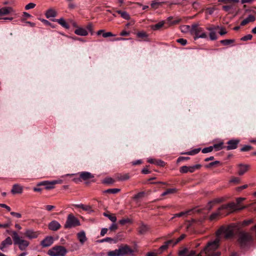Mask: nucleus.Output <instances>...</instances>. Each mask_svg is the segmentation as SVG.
<instances>
[{
	"instance_id": "nucleus-4",
	"label": "nucleus",
	"mask_w": 256,
	"mask_h": 256,
	"mask_svg": "<svg viewBox=\"0 0 256 256\" xmlns=\"http://www.w3.org/2000/svg\"><path fill=\"white\" fill-rule=\"evenodd\" d=\"M253 242V238L250 234L246 232H241L239 234L238 242L242 247L244 248Z\"/></svg>"
},
{
	"instance_id": "nucleus-53",
	"label": "nucleus",
	"mask_w": 256,
	"mask_h": 256,
	"mask_svg": "<svg viewBox=\"0 0 256 256\" xmlns=\"http://www.w3.org/2000/svg\"><path fill=\"white\" fill-rule=\"evenodd\" d=\"M176 42L180 44L182 46H185L187 44V40L184 38H178L176 40Z\"/></svg>"
},
{
	"instance_id": "nucleus-58",
	"label": "nucleus",
	"mask_w": 256,
	"mask_h": 256,
	"mask_svg": "<svg viewBox=\"0 0 256 256\" xmlns=\"http://www.w3.org/2000/svg\"><path fill=\"white\" fill-rule=\"evenodd\" d=\"M240 180L238 177H234L230 180V183H234V184H238L240 182Z\"/></svg>"
},
{
	"instance_id": "nucleus-12",
	"label": "nucleus",
	"mask_w": 256,
	"mask_h": 256,
	"mask_svg": "<svg viewBox=\"0 0 256 256\" xmlns=\"http://www.w3.org/2000/svg\"><path fill=\"white\" fill-rule=\"evenodd\" d=\"M12 244V238L10 236H8L2 242L0 245V250L3 252H6L7 248L8 246H11Z\"/></svg>"
},
{
	"instance_id": "nucleus-34",
	"label": "nucleus",
	"mask_w": 256,
	"mask_h": 256,
	"mask_svg": "<svg viewBox=\"0 0 256 256\" xmlns=\"http://www.w3.org/2000/svg\"><path fill=\"white\" fill-rule=\"evenodd\" d=\"M180 30L182 32H190L191 34V26L188 25H184L180 27Z\"/></svg>"
},
{
	"instance_id": "nucleus-19",
	"label": "nucleus",
	"mask_w": 256,
	"mask_h": 256,
	"mask_svg": "<svg viewBox=\"0 0 256 256\" xmlns=\"http://www.w3.org/2000/svg\"><path fill=\"white\" fill-rule=\"evenodd\" d=\"M255 20H256L255 16L253 15L250 14L248 16V18H246L244 20L241 22L240 25L242 26H244V25L246 24H248V22H254Z\"/></svg>"
},
{
	"instance_id": "nucleus-39",
	"label": "nucleus",
	"mask_w": 256,
	"mask_h": 256,
	"mask_svg": "<svg viewBox=\"0 0 256 256\" xmlns=\"http://www.w3.org/2000/svg\"><path fill=\"white\" fill-rule=\"evenodd\" d=\"M191 211H192V210H187L186 212H180L178 214H176L174 215V216L172 218V219L176 217H181L185 214H188Z\"/></svg>"
},
{
	"instance_id": "nucleus-43",
	"label": "nucleus",
	"mask_w": 256,
	"mask_h": 256,
	"mask_svg": "<svg viewBox=\"0 0 256 256\" xmlns=\"http://www.w3.org/2000/svg\"><path fill=\"white\" fill-rule=\"evenodd\" d=\"M180 172L182 174H186L188 172V166H182L180 168Z\"/></svg>"
},
{
	"instance_id": "nucleus-45",
	"label": "nucleus",
	"mask_w": 256,
	"mask_h": 256,
	"mask_svg": "<svg viewBox=\"0 0 256 256\" xmlns=\"http://www.w3.org/2000/svg\"><path fill=\"white\" fill-rule=\"evenodd\" d=\"M252 148V146L249 145H245L240 148L241 152H248Z\"/></svg>"
},
{
	"instance_id": "nucleus-5",
	"label": "nucleus",
	"mask_w": 256,
	"mask_h": 256,
	"mask_svg": "<svg viewBox=\"0 0 256 256\" xmlns=\"http://www.w3.org/2000/svg\"><path fill=\"white\" fill-rule=\"evenodd\" d=\"M12 238L14 244H18L20 250H24L29 245V242L26 240L20 238L18 233L16 231H13Z\"/></svg>"
},
{
	"instance_id": "nucleus-42",
	"label": "nucleus",
	"mask_w": 256,
	"mask_h": 256,
	"mask_svg": "<svg viewBox=\"0 0 256 256\" xmlns=\"http://www.w3.org/2000/svg\"><path fill=\"white\" fill-rule=\"evenodd\" d=\"M40 20L46 26H50L52 28H54L56 26L52 24H51L50 22L48 20H44V19H40Z\"/></svg>"
},
{
	"instance_id": "nucleus-22",
	"label": "nucleus",
	"mask_w": 256,
	"mask_h": 256,
	"mask_svg": "<svg viewBox=\"0 0 256 256\" xmlns=\"http://www.w3.org/2000/svg\"><path fill=\"white\" fill-rule=\"evenodd\" d=\"M12 11L11 7H4L0 9V16L6 15Z\"/></svg>"
},
{
	"instance_id": "nucleus-55",
	"label": "nucleus",
	"mask_w": 256,
	"mask_h": 256,
	"mask_svg": "<svg viewBox=\"0 0 256 256\" xmlns=\"http://www.w3.org/2000/svg\"><path fill=\"white\" fill-rule=\"evenodd\" d=\"M186 234H182L178 238L176 239V240L174 242V245H176V244H177L178 243L180 242L185 237H186Z\"/></svg>"
},
{
	"instance_id": "nucleus-27",
	"label": "nucleus",
	"mask_w": 256,
	"mask_h": 256,
	"mask_svg": "<svg viewBox=\"0 0 256 256\" xmlns=\"http://www.w3.org/2000/svg\"><path fill=\"white\" fill-rule=\"evenodd\" d=\"M74 206L76 208H81L86 211L90 212L92 211V207L90 205H84L82 204H76Z\"/></svg>"
},
{
	"instance_id": "nucleus-47",
	"label": "nucleus",
	"mask_w": 256,
	"mask_h": 256,
	"mask_svg": "<svg viewBox=\"0 0 256 256\" xmlns=\"http://www.w3.org/2000/svg\"><path fill=\"white\" fill-rule=\"evenodd\" d=\"M210 40H216L218 38L216 34V32H210Z\"/></svg>"
},
{
	"instance_id": "nucleus-60",
	"label": "nucleus",
	"mask_w": 256,
	"mask_h": 256,
	"mask_svg": "<svg viewBox=\"0 0 256 256\" xmlns=\"http://www.w3.org/2000/svg\"><path fill=\"white\" fill-rule=\"evenodd\" d=\"M118 228V226L115 222H113L112 224L109 228V229L111 230H115Z\"/></svg>"
},
{
	"instance_id": "nucleus-21",
	"label": "nucleus",
	"mask_w": 256,
	"mask_h": 256,
	"mask_svg": "<svg viewBox=\"0 0 256 256\" xmlns=\"http://www.w3.org/2000/svg\"><path fill=\"white\" fill-rule=\"evenodd\" d=\"M78 238L80 241V242L83 244L87 240L86 234L84 231L80 232L78 234Z\"/></svg>"
},
{
	"instance_id": "nucleus-14",
	"label": "nucleus",
	"mask_w": 256,
	"mask_h": 256,
	"mask_svg": "<svg viewBox=\"0 0 256 256\" xmlns=\"http://www.w3.org/2000/svg\"><path fill=\"white\" fill-rule=\"evenodd\" d=\"M240 142L238 140H231L228 142L227 144L228 146L226 147L227 150H231L236 149L238 144Z\"/></svg>"
},
{
	"instance_id": "nucleus-31",
	"label": "nucleus",
	"mask_w": 256,
	"mask_h": 256,
	"mask_svg": "<svg viewBox=\"0 0 256 256\" xmlns=\"http://www.w3.org/2000/svg\"><path fill=\"white\" fill-rule=\"evenodd\" d=\"M164 24V21H162L156 24L152 25L151 26V28L154 30H158L160 28H161L162 26H163Z\"/></svg>"
},
{
	"instance_id": "nucleus-9",
	"label": "nucleus",
	"mask_w": 256,
	"mask_h": 256,
	"mask_svg": "<svg viewBox=\"0 0 256 256\" xmlns=\"http://www.w3.org/2000/svg\"><path fill=\"white\" fill-rule=\"evenodd\" d=\"M118 250L120 256L125 255H128L130 256H134V250L127 244L120 246Z\"/></svg>"
},
{
	"instance_id": "nucleus-30",
	"label": "nucleus",
	"mask_w": 256,
	"mask_h": 256,
	"mask_svg": "<svg viewBox=\"0 0 256 256\" xmlns=\"http://www.w3.org/2000/svg\"><path fill=\"white\" fill-rule=\"evenodd\" d=\"M116 12L120 14L121 17L125 20H128L130 18L129 14L126 12L118 10H116Z\"/></svg>"
},
{
	"instance_id": "nucleus-62",
	"label": "nucleus",
	"mask_w": 256,
	"mask_h": 256,
	"mask_svg": "<svg viewBox=\"0 0 256 256\" xmlns=\"http://www.w3.org/2000/svg\"><path fill=\"white\" fill-rule=\"evenodd\" d=\"M114 35L111 32H104L102 34V36L104 38H108L110 36H112Z\"/></svg>"
},
{
	"instance_id": "nucleus-18",
	"label": "nucleus",
	"mask_w": 256,
	"mask_h": 256,
	"mask_svg": "<svg viewBox=\"0 0 256 256\" xmlns=\"http://www.w3.org/2000/svg\"><path fill=\"white\" fill-rule=\"evenodd\" d=\"M74 32L75 34L80 36H86L88 34V31L82 28H78L74 30Z\"/></svg>"
},
{
	"instance_id": "nucleus-57",
	"label": "nucleus",
	"mask_w": 256,
	"mask_h": 256,
	"mask_svg": "<svg viewBox=\"0 0 256 256\" xmlns=\"http://www.w3.org/2000/svg\"><path fill=\"white\" fill-rule=\"evenodd\" d=\"M130 220L129 218L122 219L119 221V222L122 225H124L126 223L130 222Z\"/></svg>"
},
{
	"instance_id": "nucleus-23",
	"label": "nucleus",
	"mask_w": 256,
	"mask_h": 256,
	"mask_svg": "<svg viewBox=\"0 0 256 256\" xmlns=\"http://www.w3.org/2000/svg\"><path fill=\"white\" fill-rule=\"evenodd\" d=\"M54 22H58L60 25L65 28L68 29L70 28L69 25L66 22L63 18L60 19H54L52 20Z\"/></svg>"
},
{
	"instance_id": "nucleus-32",
	"label": "nucleus",
	"mask_w": 256,
	"mask_h": 256,
	"mask_svg": "<svg viewBox=\"0 0 256 256\" xmlns=\"http://www.w3.org/2000/svg\"><path fill=\"white\" fill-rule=\"evenodd\" d=\"M220 210H218V211L212 213L210 217V219L211 220H214L218 218L220 215Z\"/></svg>"
},
{
	"instance_id": "nucleus-2",
	"label": "nucleus",
	"mask_w": 256,
	"mask_h": 256,
	"mask_svg": "<svg viewBox=\"0 0 256 256\" xmlns=\"http://www.w3.org/2000/svg\"><path fill=\"white\" fill-rule=\"evenodd\" d=\"M68 250L63 246L56 245L49 249L48 254L50 256H66Z\"/></svg>"
},
{
	"instance_id": "nucleus-44",
	"label": "nucleus",
	"mask_w": 256,
	"mask_h": 256,
	"mask_svg": "<svg viewBox=\"0 0 256 256\" xmlns=\"http://www.w3.org/2000/svg\"><path fill=\"white\" fill-rule=\"evenodd\" d=\"M222 145H223V142H220L218 144H214L212 147H214V148H216L217 150H222L223 148Z\"/></svg>"
},
{
	"instance_id": "nucleus-49",
	"label": "nucleus",
	"mask_w": 256,
	"mask_h": 256,
	"mask_svg": "<svg viewBox=\"0 0 256 256\" xmlns=\"http://www.w3.org/2000/svg\"><path fill=\"white\" fill-rule=\"evenodd\" d=\"M252 38V36L251 34H248L242 38L240 40L242 41H246L248 40H250Z\"/></svg>"
},
{
	"instance_id": "nucleus-6",
	"label": "nucleus",
	"mask_w": 256,
	"mask_h": 256,
	"mask_svg": "<svg viewBox=\"0 0 256 256\" xmlns=\"http://www.w3.org/2000/svg\"><path fill=\"white\" fill-rule=\"evenodd\" d=\"M80 225V222L72 214L68 215L66 222L64 226L65 228H70Z\"/></svg>"
},
{
	"instance_id": "nucleus-59",
	"label": "nucleus",
	"mask_w": 256,
	"mask_h": 256,
	"mask_svg": "<svg viewBox=\"0 0 256 256\" xmlns=\"http://www.w3.org/2000/svg\"><path fill=\"white\" fill-rule=\"evenodd\" d=\"M232 8V5H226L222 6V9L226 12H228Z\"/></svg>"
},
{
	"instance_id": "nucleus-46",
	"label": "nucleus",
	"mask_w": 256,
	"mask_h": 256,
	"mask_svg": "<svg viewBox=\"0 0 256 256\" xmlns=\"http://www.w3.org/2000/svg\"><path fill=\"white\" fill-rule=\"evenodd\" d=\"M188 249L184 248V249L180 251L179 255L180 256H186L188 254Z\"/></svg>"
},
{
	"instance_id": "nucleus-20",
	"label": "nucleus",
	"mask_w": 256,
	"mask_h": 256,
	"mask_svg": "<svg viewBox=\"0 0 256 256\" xmlns=\"http://www.w3.org/2000/svg\"><path fill=\"white\" fill-rule=\"evenodd\" d=\"M248 166L247 165L240 164L238 170V174H244L248 171Z\"/></svg>"
},
{
	"instance_id": "nucleus-33",
	"label": "nucleus",
	"mask_w": 256,
	"mask_h": 256,
	"mask_svg": "<svg viewBox=\"0 0 256 256\" xmlns=\"http://www.w3.org/2000/svg\"><path fill=\"white\" fill-rule=\"evenodd\" d=\"M107 254L108 256H120L118 248L108 252Z\"/></svg>"
},
{
	"instance_id": "nucleus-61",
	"label": "nucleus",
	"mask_w": 256,
	"mask_h": 256,
	"mask_svg": "<svg viewBox=\"0 0 256 256\" xmlns=\"http://www.w3.org/2000/svg\"><path fill=\"white\" fill-rule=\"evenodd\" d=\"M78 176H92L90 172H83L78 173Z\"/></svg>"
},
{
	"instance_id": "nucleus-15",
	"label": "nucleus",
	"mask_w": 256,
	"mask_h": 256,
	"mask_svg": "<svg viewBox=\"0 0 256 256\" xmlns=\"http://www.w3.org/2000/svg\"><path fill=\"white\" fill-rule=\"evenodd\" d=\"M48 227L51 230L56 231L60 228L61 226L58 222L54 220L48 224Z\"/></svg>"
},
{
	"instance_id": "nucleus-41",
	"label": "nucleus",
	"mask_w": 256,
	"mask_h": 256,
	"mask_svg": "<svg viewBox=\"0 0 256 256\" xmlns=\"http://www.w3.org/2000/svg\"><path fill=\"white\" fill-rule=\"evenodd\" d=\"M120 190L118 188H110L108 189L105 191V192L110 193V194H116L119 192Z\"/></svg>"
},
{
	"instance_id": "nucleus-52",
	"label": "nucleus",
	"mask_w": 256,
	"mask_h": 256,
	"mask_svg": "<svg viewBox=\"0 0 256 256\" xmlns=\"http://www.w3.org/2000/svg\"><path fill=\"white\" fill-rule=\"evenodd\" d=\"M220 2H223L225 4L228 3H238L240 0H220Z\"/></svg>"
},
{
	"instance_id": "nucleus-48",
	"label": "nucleus",
	"mask_w": 256,
	"mask_h": 256,
	"mask_svg": "<svg viewBox=\"0 0 256 256\" xmlns=\"http://www.w3.org/2000/svg\"><path fill=\"white\" fill-rule=\"evenodd\" d=\"M144 194H145L144 192H140L138 193V194H136L134 196V198L135 200L141 198L144 196Z\"/></svg>"
},
{
	"instance_id": "nucleus-63",
	"label": "nucleus",
	"mask_w": 256,
	"mask_h": 256,
	"mask_svg": "<svg viewBox=\"0 0 256 256\" xmlns=\"http://www.w3.org/2000/svg\"><path fill=\"white\" fill-rule=\"evenodd\" d=\"M142 173L143 174H150V171L147 168H145L142 170Z\"/></svg>"
},
{
	"instance_id": "nucleus-37",
	"label": "nucleus",
	"mask_w": 256,
	"mask_h": 256,
	"mask_svg": "<svg viewBox=\"0 0 256 256\" xmlns=\"http://www.w3.org/2000/svg\"><path fill=\"white\" fill-rule=\"evenodd\" d=\"M98 242L100 243H102L104 242H116V240H114L111 238L107 237L104 238H103L100 240H98Z\"/></svg>"
},
{
	"instance_id": "nucleus-28",
	"label": "nucleus",
	"mask_w": 256,
	"mask_h": 256,
	"mask_svg": "<svg viewBox=\"0 0 256 256\" xmlns=\"http://www.w3.org/2000/svg\"><path fill=\"white\" fill-rule=\"evenodd\" d=\"M104 216L107 217L112 222H116V218L114 214L109 212H104Z\"/></svg>"
},
{
	"instance_id": "nucleus-36",
	"label": "nucleus",
	"mask_w": 256,
	"mask_h": 256,
	"mask_svg": "<svg viewBox=\"0 0 256 256\" xmlns=\"http://www.w3.org/2000/svg\"><path fill=\"white\" fill-rule=\"evenodd\" d=\"M234 42V40H223L220 42L224 46H228Z\"/></svg>"
},
{
	"instance_id": "nucleus-17",
	"label": "nucleus",
	"mask_w": 256,
	"mask_h": 256,
	"mask_svg": "<svg viewBox=\"0 0 256 256\" xmlns=\"http://www.w3.org/2000/svg\"><path fill=\"white\" fill-rule=\"evenodd\" d=\"M22 186L18 184H14L13 185L11 192L12 194H22Z\"/></svg>"
},
{
	"instance_id": "nucleus-38",
	"label": "nucleus",
	"mask_w": 256,
	"mask_h": 256,
	"mask_svg": "<svg viewBox=\"0 0 256 256\" xmlns=\"http://www.w3.org/2000/svg\"><path fill=\"white\" fill-rule=\"evenodd\" d=\"M200 148H195L191 151L184 153V154L188 155H194L198 153L200 151Z\"/></svg>"
},
{
	"instance_id": "nucleus-10",
	"label": "nucleus",
	"mask_w": 256,
	"mask_h": 256,
	"mask_svg": "<svg viewBox=\"0 0 256 256\" xmlns=\"http://www.w3.org/2000/svg\"><path fill=\"white\" fill-rule=\"evenodd\" d=\"M92 177H74L72 179V181L76 184L84 182L86 184H88L91 182H94L93 180H91Z\"/></svg>"
},
{
	"instance_id": "nucleus-40",
	"label": "nucleus",
	"mask_w": 256,
	"mask_h": 256,
	"mask_svg": "<svg viewBox=\"0 0 256 256\" xmlns=\"http://www.w3.org/2000/svg\"><path fill=\"white\" fill-rule=\"evenodd\" d=\"M213 149H214V147H212V146H210L206 147V148H203L202 150V152L204 154H206V153H208V152H212Z\"/></svg>"
},
{
	"instance_id": "nucleus-25",
	"label": "nucleus",
	"mask_w": 256,
	"mask_h": 256,
	"mask_svg": "<svg viewBox=\"0 0 256 256\" xmlns=\"http://www.w3.org/2000/svg\"><path fill=\"white\" fill-rule=\"evenodd\" d=\"M148 226L142 224L139 227L138 232L141 234H144L148 231Z\"/></svg>"
},
{
	"instance_id": "nucleus-7",
	"label": "nucleus",
	"mask_w": 256,
	"mask_h": 256,
	"mask_svg": "<svg viewBox=\"0 0 256 256\" xmlns=\"http://www.w3.org/2000/svg\"><path fill=\"white\" fill-rule=\"evenodd\" d=\"M62 183L61 180H45L38 184V186H44L46 190H50L54 188V186L56 184Z\"/></svg>"
},
{
	"instance_id": "nucleus-50",
	"label": "nucleus",
	"mask_w": 256,
	"mask_h": 256,
	"mask_svg": "<svg viewBox=\"0 0 256 256\" xmlns=\"http://www.w3.org/2000/svg\"><path fill=\"white\" fill-rule=\"evenodd\" d=\"M254 186L253 184H244V185H243V186H241L237 188V190L240 191V190H242L243 189L247 188L248 186Z\"/></svg>"
},
{
	"instance_id": "nucleus-26",
	"label": "nucleus",
	"mask_w": 256,
	"mask_h": 256,
	"mask_svg": "<svg viewBox=\"0 0 256 256\" xmlns=\"http://www.w3.org/2000/svg\"><path fill=\"white\" fill-rule=\"evenodd\" d=\"M222 165V162L219 160H216L214 162H211L208 164H206L205 166L206 168H210L212 167H218Z\"/></svg>"
},
{
	"instance_id": "nucleus-64",
	"label": "nucleus",
	"mask_w": 256,
	"mask_h": 256,
	"mask_svg": "<svg viewBox=\"0 0 256 256\" xmlns=\"http://www.w3.org/2000/svg\"><path fill=\"white\" fill-rule=\"evenodd\" d=\"M46 209L50 212L52 211L54 208L55 206L52 205H46L45 206Z\"/></svg>"
},
{
	"instance_id": "nucleus-1",
	"label": "nucleus",
	"mask_w": 256,
	"mask_h": 256,
	"mask_svg": "<svg viewBox=\"0 0 256 256\" xmlns=\"http://www.w3.org/2000/svg\"><path fill=\"white\" fill-rule=\"evenodd\" d=\"M218 236L224 234L226 238H231L234 236V228L232 226L227 227L222 226L218 230ZM220 238H217L214 240L208 243L206 247L196 256H220V252H215L219 246Z\"/></svg>"
},
{
	"instance_id": "nucleus-35",
	"label": "nucleus",
	"mask_w": 256,
	"mask_h": 256,
	"mask_svg": "<svg viewBox=\"0 0 256 256\" xmlns=\"http://www.w3.org/2000/svg\"><path fill=\"white\" fill-rule=\"evenodd\" d=\"M176 188H169L166 190L165 192L162 193V196H164L167 194H174L176 192Z\"/></svg>"
},
{
	"instance_id": "nucleus-11",
	"label": "nucleus",
	"mask_w": 256,
	"mask_h": 256,
	"mask_svg": "<svg viewBox=\"0 0 256 256\" xmlns=\"http://www.w3.org/2000/svg\"><path fill=\"white\" fill-rule=\"evenodd\" d=\"M246 206H243L242 208H237L236 204L232 202H230L227 204H224L222 206L218 208V210H222L224 209H228L229 208L230 210H241L244 208Z\"/></svg>"
},
{
	"instance_id": "nucleus-51",
	"label": "nucleus",
	"mask_w": 256,
	"mask_h": 256,
	"mask_svg": "<svg viewBox=\"0 0 256 256\" xmlns=\"http://www.w3.org/2000/svg\"><path fill=\"white\" fill-rule=\"evenodd\" d=\"M137 36L138 38H146L148 36V35L146 34V32H140L137 33Z\"/></svg>"
},
{
	"instance_id": "nucleus-24",
	"label": "nucleus",
	"mask_w": 256,
	"mask_h": 256,
	"mask_svg": "<svg viewBox=\"0 0 256 256\" xmlns=\"http://www.w3.org/2000/svg\"><path fill=\"white\" fill-rule=\"evenodd\" d=\"M46 16L48 18L56 17V12L52 8L48 9L46 13Z\"/></svg>"
},
{
	"instance_id": "nucleus-8",
	"label": "nucleus",
	"mask_w": 256,
	"mask_h": 256,
	"mask_svg": "<svg viewBox=\"0 0 256 256\" xmlns=\"http://www.w3.org/2000/svg\"><path fill=\"white\" fill-rule=\"evenodd\" d=\"M129 177H106L103 180L102 182L106 184H112L116 182H123L128 180Z\"/></svg>"
},
{
	"instance_id": "nucleus-13",
	"label": "nucleus",
	"mask_w": 256,
	"mask_h": 256,
	"mask_svg": "<svg viewBox=\"0 0 256 256\" xmlns=\"http://www.w3.org/2000/svg\"><path fill=\"white\" fill-rule=\"evenodd\" d=\"M54 242V238L51 236H46L40 244L44 248L48 247L50 246Z\"/></svg>"
},
{
	"instance_id": "nucleus-3",
	"label": "nucleus",
	"mask_w": 256,
	"mask_h": 256,
	"mask_svg": "<svg viewBox=\"0 0 256 256\" xmlns=\"http://www.w3.org/2000/svg\"><path fill=\"white\" fill-rule=\"evenodd\" d=\"M191 34L194 36L196 40L199 38H206L207 35L202 28L199 26L198 24H194L191 26Z\"/></svg>"
},
{
	"instance_id": "nucleus-56",
	"label": "nucleus",
	"mask_w": 256,
	"mask_h": 256,
	"mask_svg": "<svg viewBox=\"0 0 256 256\" xmlns=\"http://www.w3.org/2000/svg\"><path fill=\"white\" fill-rule=\"evenodd\" d=\"M35 6H36V4H34L30 2L26 6L25 8H26V10H28L34 8L35 7Z\"/></svg>"
},
{
	"instance_id": "nucleus-16",
	"label": "nucleus",
	"mask_w": 256,
	"mask_h": 256,
	"mask_svg": "<svg viewBox=\"0 0 256 256\" xmlns=\"http://www.w3.org/2000/svg\"><path fill=\"white\" fill-rule=\"evenodd\" d=\"M26 237L30 239L36 238L39 233L37 232H34L32 230H27L24 234Z\"/></svg>"
},
{
	"instance_id": "nucleus-54",
	"label": "nucleus",
	"mask_w": 256,
	"mask_h": 256,
	"mask_svg": "<svg viewBox=\"0 0 256 256\" xmlns=\"http://www.w3.org/2000/svg\"><path fill=\"white\" fill-rule=\"evenodd\" d=\"M160 2H158L156 0H153L152 1L151 4V6L152 8H158V6L160 5Z\"/></svg>"
},
{
	"instance_id": "nucleus-29",
	"label": "nucleus",
	"mask_w": 256,
	"mask_h": 256,
	"mask_svg": "<svg viewBox=\"0 0 256 256\" xmlns=\"http://www.w3.org/2000/svg\"><path fill=\"white\" fill-rule=\"evenodd\" d=\"M202 166L200 164H196L192 166H188V172L192 173L201 168Z\"/></svg>"
}]
</instances>
